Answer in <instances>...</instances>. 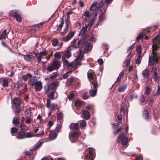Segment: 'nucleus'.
I'll use <instances>...</instances> for the list:
<instances>
[{
	"mask_svg": "<svg viewBox=\"0 0 160 160\" xmlns=\"http://www.w3.org/2000/svg\"><path fill=\"white\" fill-rule=\"evenodd\" d=\"M48 53V52L45 49L43 50L40 52L36 53V56L37 60L38 62H40L43 57L46 56Z\"/></svg>",
	"mask_w": 160,
	"mask_h": 160,
	"instance_id": "9",
	"label": "nucleus"
},
{
	"mask_svg": "<svg viewBox=\"0 0 160 160\" xmlns=\"http://www.w3.org/2000/svg\"><path fill=\"white\" fill-rule=\"evenodd\" d=\"M57 107V105L56 104L52 103V104L51 105V108L50 109L52 111H54L55 110L56 108Z\"/></svg>",
	"mask_w": 160,
	"mask_h": 160,
	"instance_id": "44",
	"label": "nucleus"
},
{
	"mask_svg": "<svg viewBox=\"0 0 160 160\" xmlns=\"http://www.w3.org/2000/svg\"><path fill=\"white\" fill-rule=\"evenodd\" d=\"M151 92V88L149 87H147L146 88L145 93L148 95Z\"/></svg>",
	"mask_w": 160,
	"mask_h": 160,
	"instance_id": "47",
	"label": "nucleus"
},
{
	"mask_svg": "<svg viewBox=\"0 0 160 160\" xmlns=\"http://www.w3.org/2000/svg\"><path fill=\"white\" fill-rule=\"evenodd\" d=\"M74 32H70L66 37L63 38V40L66 42L69 40L74 36Z\"/></svg>",
	"mask_w": 160,
	"mask_h": 160,
	"instance_id": "13",
	"label": "nucleus"
},
{
	"mask_svg": "<svg viewBox=\"0 0 160 160\" xmlns=\"http://www.w3.org/2000/svg\"><path fill=\"white\" fill-rule=\"evenodd\" d=\"M42 121V117L39 115L38 116L37 118L35 120V122L37 124H39L41 123Z\"/></svg>",
	"mask_w": 160,
	"mask_h": 160,
	"instance_id": "38",
	"label": "nucleus"
},
{
	"mask_svg": "<svg viewBox=\"0 0 160 160\" xmlns=\"http://www.w3.org/2000/svg\"><path fill=\"white\" fill-rule=\"evenodd\" d=\"M97 2H95L92 3L90 7V10L92 11L94 10L97 8Z\"/></svg>",
	"mask_w": 160,
	"mask_h": 160,
	"instance_id": "32",
	"label": "nucleus"
},
{
	"mask_svg": "<svg viewBox=\"0 0 160 160\" xmlns=\"http://www.w3.org/2000/svg\"><path fill=\"white\" fill-rule=\"evenodd\" d=\"M63 116V114L62 112H59L57 113V117L58 119H61Z\"/></svg>",
	"mask_w": 160,
	"mask_h": 160,
	"instance_id": "54",
	"label": "nucleus"
},
{
	"mask_svg": "<svg viewBox=\"0 0 160 160\" xmlns=\"http://www.w3.org/2000/svg\"><path fill=\"white\" fill-rule=\"evenodd\" d=\"M127 87V86L126 85H124L118 88V91L120 92H124Z\"/></svg>",
	"mask_w": 160,
	"mask_h": 160,
	"instance_id": "36",
	"label": "nucleus"
},
{
	"mask_svg": "<svg viewBox=\"0 0 160 160\" xmlns=\"http://www.w3.org/2000/svg\"><path fill=\"white\" fill-rule=\"evenodd\" d=\"M12 123L13 124H15L16 126H19V117L17 116L16 117H14L13 118Z\"/></svg>",
	"mask_w": 160,
	"mask_h": 160,
	"instance_id": "26",
	"label": "nucleus"
},
{
	"mask_svg": "<svg viewBox=\"0 0 160 160\" xmlns=\"http://www.w3.org/2000/svg\"><path fill=\"white\" fill-rule=\"evenodd\" d=\"M19 127L21 129L24 131H28L29 128V127L26 125L21 123L20 124Z\"/></svg>",
	"mask_w": 160,
	"mask_h": 160,
	"instance_id": "29",
	"label": "nucleus"
},
{
	"mask_svg": "<svg viewBox=\"0 0 160 160\" xmlns=\"http://www.w3.org/2000/svg\"><path fill=\"white\" fill-rule=\"evenodd\" d=\"M18 90L22 91L21 93H23L27 90V85L24 83H22L18 84Z\"/></svg>",
	"mask_w": 160,
	"mask_h": 160,
	"instance_id": "11",
	"label": "nucleus"
},
{
	"mask_svg": "<svg viewBox=\"0 0 160 160\" xmlns=\"http://www.w3.org/2000/svg\"><path fill=\"white\" fill-rule=\"evenodd\" d=\"M152 77L155 81H157L160 78V75H158L157 69L156 67H153L152 71Z\"/></svg>",
	"mask_w": 160,
	"mask_h": 160,
	"instance_id": "10",
	"label": "nucleus"
},
{
	"mask_svg": "<svg viewBox=\"0 0 160 160\" xmlns=\"http://www.w3.org/2000/svg\"><path fill=\"white\" fill-rule=\"evenodd\" d=\"M49 97L51 99L53 100L57 98L58 95L55 91L51 92L48 95Z\"/></svg>",
	"mask_w": 160,
	"mask_h": 160,
	"instance_id": "18",
	"label": "nucleus"
},
{
	"mask_svg": "<svg viewBox=\"0 0 160 160\" xmlns=\"http://www.w3.org/2000/svg\"><path fill=\"white\" fill-rule=\"evenodd\" d=\"M72 71H70L67 72L66 73L64 74L63 75V78H66L68 76H69L70 74L72 73Z\"/></svg>",
	"mask_w": 160,
	"mask_h": 160,
	"instance_id": "43",
	"label": "nucleus"
},
{
	"mask_svg": "<svg viewBox=\"0 0 160 160\" xmlns=\"http://www.w3.org/2000/svg\"><path fill=\"white\" fill-rule=\"evenodd\" d=\"M57 135L55 132H51L50 134V138L52 140H53L56 138Z\"/></svg>",
	"mask_w": 160,
	"mask_h": 160,
	"instance_id": "33",
	"label": "nucleus"
},
{
	"mask_svg": "<svg viewBox=\"0 0 160 160\" xmlns=\"http://www.w3.org/2000/svg\"><path fill=\"white\" fill-rule=\"evenodd\" d=\"M85 109L90 110H92L93 109V107L92 105H88L86 106L85 108Z\"/></svg>",
	"mask_w": 160,
	"mask_h": 160,
	"instance_id": "62",
	"label": "nucleus"
},
{
	"mask_svg": "<svg viewBox=\"0 0 160 160\" xmlns=\"http://www.w3.org/2000/svg\"><path fill=\"white\" fill-rule=\"evenodd\" d=\"M44 89L45 90V91L46 93H47L48 92V91L49 90L50 87L48 85H46L44 86Z\"/></svg>",
	"mask_w": 160,
	"mask_h": 160,
	"instance_id": "53",
	"label": "nucleus"
},
{
	"mask_svg": "<svg viewBox=\"0 0 160 160\" xmlns=\"http://www.w3.org/2000/svg\"><path fill=\"white\" fill-rule=\"evenodd\" d=\"M60 66V61L58 60L55 59L53 61L52 64L49 65L47 68V70L50 72L58 69Z\"/></svg>",
	"mask_w": 160,
	"mask_h": 160,
	"instance_id": "5",
	"label": "nucleus"
},
{
	"mask_svg": "<svg viewBox=\"0 0 160 160\" xmlns=\"http://www.w3.org/2000/svg\"><path fill=\"white\" fill-rule=\"evenodd\" d=\"M149 115L148 112L146 110H144L142 114L143 118L145 119H147L148 118Z\"/></svg>",
	"mask_w": 160,
	"mask_h": 160,
	"instance_id": "35",
	"label": "nucleus"
},
{
	"mask_svg": "<svg viewBox=\"0 0 160 160\" xmlns=\"http://www.w3.org/2000/svg\"><path fill=\"white\" fill-rule=\"evenodd\" d=\"M160 93V86L159 85L158 86V88L157 90V92L155 94V96H157L159 95Z\"/></svg>",
	"mask_w": 160,
	"mask_h": 160,
	"instance_id": "64",
	"label": "nucleus"
},
{
	"mask_svg": "<svg viewBox=\"0 0 160 160\" xmlns=\"http://www.w3.org/2000/svg\"><path fill=\"white\" fill-rule=\"evenodd\" d=\"M143 38H144L145 40H147L148 39V37L144 34L140 33L136 38V40L137 41H138L141 39Z\"/></svg>",
	"mask_w": 160,
	"mask_h": 160,
	"instance_id": "17",
	"label": "nucleus"
},
{
	"mask_svg": "<svg viewBox=\"0 0 160 160\" xmlns=\"http://www.w3.org/2000/svg\"><path fill=\"white\" fill-rule=\"evenodd\" d=\"M12 103L15 106H19L20 104V100L18 98H15L13 99Z\"/></svg>",
	"mask_w": 160,
	"mask_h": 160,
	"instance_id": "30",
	"label": "nucleus"
},
{
	"mask_svg": "<svg viewBox=\"0 0 160 160\" xmlns=\"http://www.w3.org/2000/svg\"><path fill=\"white\" fill-rule=\"evenodd\" d=\"M136 50L138 52V55H141V48L139 45L137 46Z\"/></svg>",
	"mask_w": 160,
	"mask_h": 160,
	"instance_id": "46",
	"label": "nucleus"
},
{
	"mask_svg": "<svg viewBox=\"0 0 160 160\" xmlns=\"http://www.w3.org/2000/svg\"><path fill=\"white\" fill-rule=\"evenodd\" d=\"M18 129L17 128L13 127L11 128V132L12 134H15L18 132Z\"/></svg>",
	"mask_w": 160,
	"mask_h": 160,
	"instance_id": "50",
	"label": "nucleus"
},
{
	"mask_svg": "<svg viewBox=\"0 0 160 160\" xmlns=\"http://www.w3.org/2000/svg\"><path fill=\"white\" fill-rule=\"evenodd\" d=\"M57 76V72H54L50 74L49 76V78L51 79H53L56 78Z\"/></svg>",
	"mask_w": 160,
	"mask_h": 160,
	"instance_id": "45",
	"label": "nucleus"
},
{
	"mask_svg": "<svg viewBox=\"0 0 160 160\" xmlns=\"http://www.w3.org/2000/svg\"><path fill=\"white\" fill-rule=\"evenodd\" d=\"M23 56L24 59L27 61L32 62L35 59L34 57L32 55L27 54Z\"/></svg>",
	"mask_w": 160,
	"mask_h": 160,
	"instance_id": "14",
	"label": "nucleus"
},
{
	"mask_svg": "<svg viewBox=\"0 0 160 160\" xmlns=\"http://www.w3.org/2000/svg\"><path fill=\"white\" fill-rule=\"evenodd\" d=\"M92 48L91 45L88 42L86 43L84 46V49L85 52L90 51Z\"/></svg>",
	"mask_w": 160,
	"mask_h": 160,
	"instance_id": "22",
	"label": "nucleus"
},
{
	"mask_svg": "<svg viewBox=\"0 0 160 160\" xmlns=\"http://www.w3.org/2000/svg\"><path fill=\"white\" fill-rule=\"evenodd\" d=\"M142 56V55H138V56L135 61L136 63L140 64V63Z\"/></svg>",
	"mask_w": 160,
	"mask_h": 160,
	"instance_id": "40",
	"label": "nucleus"
},
{
	"mask_svg": "<svg viewBox=\"0 0 160 160\" xmlns=\"http://www.w3.org/2000/svg\"><path fill=\"white\" fill-rule=\"evenodd\" d=\"M64 23V22L63 20H62L61 23L59 25V26L57 28L58 31H60L61 30L63 25Z\"/></svg>",
	"mask_w": 160,
	"mask_h": 160,
	"instance_id": "55",
	"label": "nucleus"
},
{
	"mask_svg": "<svg viewBox=\"0 0 160 160\" xmlns=\"http://www.w3.org/2000/svg\"><path fill=\"white\" fill-rule=\"evenodd\" d=\"M2 86L5 87L8 86V80L6 78H3L2 80Z\"/></svg>",
	"mask_w": 160,
	"mask_h": 160,
	"instance_id": "31",
	"label": "nucleus"
},
{
	"mask_svg": "<svg viewBox=\"0 0 160 160\" xmlns=\"http://www.w3.org/2000/svg\"><path fill=\"white\" fill-rule=\"evenodd\" d=\"M82 102L80 100H77L75 102V105L76 107H79L82 104Z\"/></svg>",
	"mask_w": 160,
	"mask_h": 160,
	"instance_id": "48",
	"label": "nucleus"
},
{
	"mask_svg": "<svg viewBox=\"0 0 160 160\" xmlns=\"http://www.w3.org/2000/svg\"><path fill=\"white\" fill-rule=\"evenodd\" d=\"M54 57L56 58H60V52H56L54 54Z\"/></svg>",
	"mask_w": 160,
	"mask_h": 160,
	"instance_id": "59",
	"label": "nucleus"
},
{
	"mask_svg": "<svg viewBox=\"0 0 160 160\" xmlns=\"http://www.w3.org/2000/svg\"><path fill=\"white\" fill-rule=\"evenodd\" d=\"M83 115L84 118L86 120L89 119L90 117L89 112L86 110H83Z\"/></svg>",
	"mask_w": 160,
	"mask_h": 160,
	"instance_id": "21",
	"label": "nucleus"
},
{
	"mask_svg": "<svg viewBox=\"0 0 160 160\" xmlns=\"http://www.w3.org/2000/svg\"><path fill=\"white\" fill-rule=\"evenodd\" d=\"M76 93L75 92H71L68 96V98L70 100H72L74 97Z\"/></svg>",
	"mask_w": 160,
	"mask_h": 160,
	"instance_id": "41",
	"label": "nucleus"
},
{
	"mask_svg": "<svg viewBox=\"0 0 160 160\" xmlns=\"http://www.w3.org/2000/svg\"><path fill=\"white\" fill-rule=\"evenodd\" d=\"M20 13V12L18 10H14L11 11L9 13V15L10 16L15 18Z\"/></svg>",
	"mask_w": 160,
	"mask_h": 160,
	"instance_id": "16",
	"label": "nucleus"
},
{
	"mask_svg": "<svg viewBox=\"0 0 160 160\" xmlns=\"http://www.w3.org/2000/svg\"><path fill=\"white\" fill-rule=\"evenodd\" d=\"M143 77L145 78H148L149 77V72L147 69H145L142 71Z\"/></svg>",
	"mask_w": 160,
	"mask_h": 160,
	"instance_id": "23",
	"label": "nucleus"
},
{
	"mask_svg": "<svg viewBox=\"0 0 160 160\" xmlns=\"http://www.w3.org/2000/svg\"><path fill=\"white\" fill-rule=\"evenodd\" d=\"M89 39V37L88 35H86L82 40H78L77 42V40H74L71 42V47L74 48H76L75 44L77 43V45L79 48H82L84 46L86 43Z\"/></svg>",
	"mask_w": 160,
	"mask_h": 160,
	"instance_id": "2",
	"label": "nucleus"
},
{
	"mask_svg": "<svg viewBox=\"0 0 160 160\" xmlns=\"http://www.w3.org/2000/svg\"><path fill=\"white\" fill-rule=\"evenodd\" d=\"M43 134L44 132L42 131L41 133L33 135L31 132H27L22 131L18 133L16 138L17 139H22L26 138H31L34 136L38 137V135H43Z\"/></svg>",
	"mask_w": 160,
	"mask_h": 160,
	"instance_id": "3",
	"label": "nucleus"
},
{
	"mask_svg": "<svg viewBox=\"0 0 160 160\" xmlns=\"http://www.w3.org/2000/svg\"><path fill=\"white\" fill-rule=\"evenodd\" d=\"M37 81V79L35 77L29 79V84L31 86H34Z\"/></svg>",
	"mask_w": 160,
	"mask_h": 160,
	"instance_id": "19",
	"label": "nucleus"
},
{
	"mask_svg": "<svg viewBox=\"0 0 160 160\" xmlns=\"http://www.w3.org/2000/svg\"><path fill=\"white\" fill-rule=\"evenodd\" d=\"M6 36V31L4 30L0 35V38L1 39H5Z\"/></svg>",
	"mask_w": 160,
	"mask_h": 160,
	"instance_id": "39",
	"label": "nucleus"
},
{
	"mask_svg": "<svg viewBox=\"0 0 160 160\" xmlns=\"http://www.w3.org/2000/svg\"><path fill=\"white\" fill-rule=\"evenodd\" d=\"M42 142H38L37 144L35 145L33 149L36 150L39 148L42 145Z\"/></svg>",
	"mask_w": 160,
	"mask_h": 160,
	"instance_id": "37",
	"label": "nucleus"
},
{
	"mask_svg": "<svg viewBox=\"0 0 160 160\" xmlns=\"http://www.w3.org/2000/svg\"><path fill=\"white\" fill-rule=\"evenodd\" d=\"M74 78L72 76L68 80L67 82V86H69L71 84L74 79Z\"/></svg>",
	"mask_w": 160,
	"mask_h": 160,
	"instance_id": "42",
	"label": "nucleus"
},
{
	"mask_svg": "<svg viewBox=\"0 0 160 160\" xmlns=\"http://www.w3.org/2000/svg\"><path fill=\"white\" fill-rule=\"evenodd\" d=\"M17 21L21 22L22 20V18L21 17V13H20L15 17Z\"/></svg>",
	"mask_w": 160,
	"mask_h": 160,
	"instance_id": "49",
	"label": "nucleus"
},
{
	"mask_svg": "<svg viewBox=\"0 0 160 160\" xmlns=\"http://www.w3.org/2000/svg\"><path fill=\"white\" fill-rule=\"evenodd\" d=\"M79 54L78 57V59H80V60L82 59L83 58V55H82V51L81 49H80L79 50Z\"/></svg>",
	"mask_w": 160,
	"mask_h": 160,
	"instance_id": "52",
	"label": "nucleus"
},
{
	"mask_svg": "<svg viewBox=\"0 0 160 160\" xmlns=\"http://www.w3.org/2000/svg\"><path fill=\"white\" fill-rule=\"evenodd\" d=\"M59 82L57 81H55L52 82L51 83L50 88L52 90L55 91L58 87L59 85Z\"/></svg>",
	"mask_w": 160,
	"mask_h": 160,
	"instance_id": "12",
	"label": "nucleus"
},
{
	"mask_svg": "<svg viewBox=\"0 0 160 160\" xmlns=\"http://www.w3.org/2000/svg\"><path fill=\"white\" fill-rule=\"evenodd\" d=\"M105 16L102 13L99 16V21L104 20L105 19Z\"/></svg>",
	"mask_w": 160,
	"mask_h": 160,
	"instance_id": "58",
	"label": "nucleus"
},
{
	"mask_svg": "<svg viewBox=\"0 0 160 160\" xmlns=\"http://www.w3.org/2000/svg\"><path fill=\"white\" fill-rule=\"evenodd\" d=\"M94 148H89L86 150L84 152L85 160H92L94 158Z\"/></svg>",
	"mask_w": 160,
	"mask_h": 160,
	"instance_id": "4",
	"label": "nucleus"
},
{
	"mask_svg": "<svg viewBox=\"0 0 160 160\" xmlns=\"http://www.w3.org/2000/svg\"><path fill=\"white\" fill-rule=\"evenodd\" d=\"M71 49L69 48V49L67 50L65 52V55L67 57V58H69L71 56V53L70 52V51Z\"/></svg>",
	"mask_w": 160,
	"mask_h": 160,
	"instance_id": "34",
	"label": "nucleus"
},
{
	"mask_svg": "<svg viewBox=\"0 0 160 160\" xmlns=\"http://www.w3.org/2000/svg\"><path fill=\"white\" fill-rule=\"evenodd\" d=\"M93 74L92 72L88 73V77L89 79H93Z\"/></svg>",
	"mask_w": 160,
	"mask_h": 160,
	"instance_id": "60",
	"label": "nucleus"
},
{
	"mask_svg": "<svg viewBox=\"0 0 160 160\" xmlns=\"http://www.w3.org/2000/svg\"><path fill=\"white\" fill-rule=\"evenodd\" d=\"M32 75L29 73H27L26 74L23 75L22 77V78L25 81H27L28 78H30L32 77Z\"/></svg>",
	"mask_w": 160,
	"mask_h": 160,
	"instance_id": "25",
	"label": "nucleus"
},
{
	"mask_svg": "<svg viewBox=\"0 0 160 160\" xmlns=\"http://www.w3.org/2000/svg\"><path fill=\"white\" fill-rule=\"evenodd\" d=\"M51 106V101L49 99H48L47 101L46 106L48 108H50Z\"/></svg>",
	"mask_w": 160,
	"mask_h": 160,
	"instance_id": "63",
	"label": "nucleus"
},
{
	"mask_svg": "<svg viewBox=\"0 0 160 160\" xmlns=\"http://www.w3.org/2000/svg\"><path fill=\"white\" fill-rule=\"evenodd\" d=\"M122 128H118L116 131L113 132V134L115 135H116L119 132H120L122 130Z\"/></svg>",
	"mask_w": 160,
	"mask_h": 160,
	"instance_id": "61",
	"label": "nucleus"
},
{
	"mask_svg": "<svg viewBox=\"0 0 160 160\" xmlns=\"http://www.w3.org/2000/svg\"><path fill=\"white\" fill-rule=\"evenodd\" d=\"M66 26L64 31L62 32V34L66 33L68 31L69 26L70 24V22L68 19H66L65 20Z\"/></svg>",
	"mask_w": 160,
	"mask_h": 160,
	"instance_id": "20",
	"label": "nucleus"
},
{
	"mask_svg": "<svg viewBox=\"0 0 160 160\" xmlns=\"http://www.w3.org/2000/svg\"><path fill=\"white\" fill-rule=\"evenodd\" d=\"M79 136V133L76 131L70 132L69 134V138L71 142H74L76 141Z\"/></svg>",
	"mask_w": 160,
	"mask_h": 160,
	"instance_id": "8",
	"label": "nucleus"
},
{
	"mask_svg": "<svg viewBox=\"0 0 160 160\" xmlns=\"http://www.w3.org/2000/svg\"><path fill=\"white\" fill-rule=\"evenodd\" d=\"M73 67L74 69H75L78 68L81 65V61H75L74 62H72Z\"/></svg>",
	"mask_w": 160,
	"mask_h": 160,
	"instance_id": "27",
	"label": "nucleus"
},
{
	"mask_svg": "<svg viewBox=\"0 0 160 160\" xmlns=\"http://www.w3.org/2000/svg\"><path fill=\"white\" fill-rule=\"evenodd\" d=\"M87 27L85 26L84 27H82L80 30V32L79 33L80 35L83 36L86 32L87 30Z\"/></svg>",
	"mask_w": 160,
	"mask_h": 160,
	"instance_id": "28",
	"label": "nucleus"
},
{
	"mask_svg": "<svg viewBox=\"0 0 160 160\" xmlns=\"http://www.w3.org/2000/svg\"><path fill=\"white\" fill-rule=\"evenodd\" d=\"M92 84L93 86V89H92L89 91V93L91 97H94L96 95L97 91V88L98 86V82H92Z\"/></svg>",
	"mask_w": 160,
	"mask_h": 160,
	"instance_id": "7",
	"label": "nucleus"
},
{
	"mask_svg": "<svg viewBox=\"0 0 160 160\" xmlns=\"http://www.w3.org/2000/svg\"><path fill=\"white\" fill-rule=\"evenodd\" d=\"M52 42L53 46H56L58 43V41L57 39H54L52 40Z\"/></svg>",
	"mask_w": 160,
	"mask_h": 160,
	"instance_id": "51",
	"label": "nucleus"
},
{
	"mask_svg": "<svg viewBox=\"0 0 160 160\" xmlns=\"http://www.w3.org/2000/svg\"><path fill=\"white\" fill-rule=\"evenodd\" d=\"M34 86L37 91H39L42 88V84L41 81H37Z\"/></svg>",
	"mask_w": 160,
	"mask_h": 160,
	"instance_id": "15",
	"label": "nucleus"
},
{
	"mask_svg": "<svg viewBox=\"0 0 160 160\" xmlns=\"http://www.w3.org/2000/svg\"><path fill=\"white\" fill-rule=\"evenodd\" d=\"M159 45H160V37L158 35L153 40L152 45V53L153 56H150L149 58V65L152 66L158 62V55L157 54L156 51L158 49Z\"/></svg>",
	"mask_w": 160,
	"mask_h": 160,
	"instance_id": "1",
	"label": "nucleus"
},
{
	"mask_svg": "<svg viewBox=\"0 0 160 160\" xmlns=\"http://www.w3.org/2000/svg\"><path fill=\"white\" fill-rule=\"evenodd\" d=\"M70 128L71 129L78 130L79 127L78 123H72L70 125Z\"/></svg>",
	"mask_w": 160,
	"mask_h": 160,
	"instance_id": "24",
	"label": "nucleus"
},
{
	"mask_svg": "<svg viewBox=\"0 0 160 160\" xmlns=\"http://www.w3.org/2000/svg\"><path fill=\"white\" fill-rule=\"evenodd\" d=\"M80 126L82 128H84L86 125V122L84 120H83L80 123Z\"/></svg>",
	"mask_w": 160,
	"mask_h": 160,
	"instance_id": "57",
	"label": "nucleus"
},
{
	"mask_svg": "<svg viewBox=\"0 0 160 160\" xmlns=\"http://www.w3.org/2000/svg\"><path fill=\"white\" fill-rule=\"evenodd\" d=\"M89 97V95L88 93H84L82 95V98L83 99H86Z\"/></svg>",
	"mask_w": 160,
	"mask_h": 160,
	"instance_id": "56",
	"label": "nucleus"
},
{
	"mask_svg": "<svg viewBox=\"0 0 160 160\" xmlns=\"http://www.w3.org/2000/svg\"><path fill=\"white\" fill-rule=\"evenodd\" d=\"M120 141H121L122 145L126 146L125 148H126L128 146V139L127 138L124 136V134L123 133H122L119 137L117 142L119 143Z\"/></svg>",
	"mask_w": 160,
	"mask_h": 160,
	"instance_id": "6",
	"label": "nucleus"
}]
</instances>
